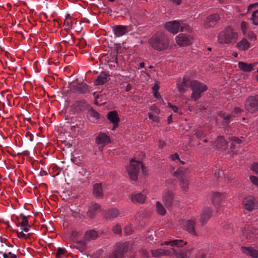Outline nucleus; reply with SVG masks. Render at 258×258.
Segmentation results:
<instances>
[{
	"label": "nucleus",
	"mask_w": 258,
	"mask_h": 258,
	"mask_svg": "<svg viewBox=\"0 0 258 258\" xmlns=\"http://www.w3.org/2000/svg\"><path fill=\"white\" fill-rule=\"evenodd\" d=\"M149 43L154 49L163 51L168 48L169 39L164 33L158 32L149 39Z\"/></svg>",
	"instance_id": "f257e3e1"
},
{
	"label": "nucleus",
	"mask_w": 258,
	"mask_h": 258,
	"mask_svg": "<svg viewBox=\"0 0 258 258\" xmlns=\"http://www.w3.org/2000/svg\"><path fill=\"white\" fill-rule=\"evenodd\" d=\"M237 39V33L230 26L226 27L218 35V42L221 44H234Z\"/></svg>",
	"instance_id": "f03ea898"
},
{
	"label": "nucleus",
	"mask_w": 258,
	"mask_h": 258,
	"mask_svg": "<svg viewBox=\"0 0 258 258\" xmlns=\"http://www.w3.org/2000/svg\"><path fill=\"white\" fill-rule=\"evenodd\" d=\"M140 167L143 172L145 173L146 172V167L142 162L134 159H131L130 166L126 168V170L131 180H137Z\"/></svg>",
	"instance_id": "7ed1b4c3"
},
{
	"label": "nucleus",
	"mask_w": 258,
	"mask_h": 258,
	"mask_svg": "<svg viewBox=\"0 0 258 258\" xmlns=\"http://www.w3.org/2000/svg\"><path fill=\"white\" fill-rule=\"evenodd\" d=\"M190 89L192 91L191 99L194 101L198 100L202 94L208 89L207 86L204 83L197 80L191 81Z\"/></svg>",
	"instance_id": "20e7f679"
},
{
	"label": "nucleus",
	"mask_w": 258,
	"mask_h": 258,
	"mask_svg": "<svg viewBox=\"0 0 258 258\" xmlns=\"http://www.w3.org/2000/svg\"><path fill=\"white\" fill-rule=\"evenodd\" d=\"M128 241L116 243L114 250L109 255V258H123L124 253L128 251Z\"/></svg>",
	"instance_id": "39448f33"
},
{
	"label": "nucleus",
	"mask_w": 258,
	"mask_h": 258,
	"mask_svg": "<svg viewBox=\"0 0 258 258\" xmlns=\"http://www.w3.org/2000/svg\"><path fill=\"white\" fill-rule=\"evenodd\" d=\"M165 25L166 29L173 34L177 33L179 31V28L182 32H183L184 30L188 31L189 29L188 26H180L179 23L176 21L167 22Z\"/></svg>",
	"instance_id": "423d86ee"
},
{
	"label": "nucleus",
	"mask_w": 258,
	"mask_h": 258,
	"mask_svg": "<svg viewBox=\"0 0 258 258\" xmlns=\"http://www.w3.org/2000/svg\"><path fill=\"white\" fill-rule=\"evenodd\" d=\"M242 204L243 208L248 212H251L258 208V201L252 196L244 198Z\"/></svg>",
	"instance_id": "0eeeda50"
},
{
	"label": "nucleus",
	"mask_w": 258,
	"mask_h": 258,
	"mask_svg": "<svg viewBox=\"0 0 258 258\" xmlns=\"http://www.w3.org/2000/svg\"><path fill=\"white\" fill-rule=\"evenodd\" d=\"M245 107L252 113L258 110V95L249 96L246 100Z\"/></svg>",
	"instance_id": "6e6552de"
},
{
	"label": "nucleus",
	"mask_w": 258,
	"mask_h": 258,
	"mask_svg": "<svg viewBox=\"0 0 258 258\" xmlns=\"http://www.w3.org/2000/svg\"><path fill=\"white\" fill-rule=\"evenodd\" d=\"M177 44L181 46H186L192 44L193 37L190 35L181 33L176 37Z\"/></svg>",
	"instance_id": "1a4fd4ad"
},
{
	"label": "nucleus",
	"mask_w": 258,
	"mask_h": 258,
	"mask_svg": "<svg viewBox=\"0 0 258 258\" xmlns=\"http://www.w3.org/2000/svg\"><path fill=\"white\" fill-rule=\"evenodd\" d=\"M175 194L171 190L165 191L162 196V202L166 208L170 209L174 202Z\"/></svg>",
	"instance_id": "9d476101"
},
{
	"label": "nucleus",
	"mask_w": 258,
	"mask_h": 258,
	"mask_svg": "<svg viewBox=\"0 0 258 258\" xmlns=\"http://www.w3.org/2000/svg\"><path fill=\"white\" fill-rule=\"evenodd\" d=\"M220 17L218 14L215 13L208 16L204 21V26L208 28L215 26L220 20Z\"/></svg>",
	"instance_id": "9b49d317"
},
{
	"label": "nucleus",
	"mask_w": 258,
	"mask_h": 258,
	"mask_svg": "<svg viewBox=\"0 0 258 258\" xmlns=\"http://www.w3.org/2000/svg\"><path fill=\"white\" fill-rule=\"evenodd\" d=\"M213 211L208 207L203 209L200 215V222L202 226L206 224L208 221L212 217Z\"/></svg>",
	"instance_id": "f8f14e48"
},
{
	"label": "nucleus",
	"mask_w": 258,
	"mask_h": 258,
	"mask_svg": "<svg viewBox=\"0 0 258 258\" xmlns=\"http://www.w3.org/2000/svg\"><path fill=\"white\" fill-rule=\"evenodd\" d=\"M72 91L76 93L84 94L90 93L91 90L87 84L82 82L73 86Z\"/></svg>",
	"instance_id": "ddd939ff"
},
{
	"label": "nucleus",
	"mask_w": 258,
	"mask_h": 258,
	"mask_svg": "<svg viewBox=\"0 0 258 258\" xmlns=\"http://www.w3.org/2000/svg\"><path fill=\"white\" fill-rule=\"evenodd\" d=\"M107 118L113 123L112 130H114L118 126L119 118L116 111H111L108 113Z\"/></svg>",
	"instance_id": "4468645a"
},
{
	"label": "nucleus",
	"mask_w": 258,
	"mask_h": 258,
	"mask_svg": "<svg viewBox=\"0 0 258 258\" xmlns=\"http://www.w3.org/2000/svg\"><path fill=\"white\" fill-rule=\"evenodd\" d=\"M242 232L248 240H252V239L256 237L258 234L257 229H253V228L249 226H248L247 227H244L242 230Z\"/></svg>",
	"instance_id": "2eb2a0df"
},
{
	"label": "nucleus",
	"mask_w": 258,
	"mask_h": 258,
	"mask_svg": "<svg viewBox=\"0 0 258 258\" xmlns=\"http://www.w3.org/2000/svg\"><path fill=\"white\" fill-rule=\"evenodd\" d=\"M196 222V219L194 218L186 220L184 224L185 229L189 233L195 236L197 235L195 229Z\"/></svg>",
	"instance_id": "dca6fc26"
},
{
	"label": "nucleus",
	"mask_w": 258,
	"mask_h": 258,
	"mask_svg": "<svg viewBox=\"0 0 258 258\" xmlns=\"http://www.w3.org/2000/svg\"><path fill=\"white\" fill-rule=\"evenodd\" d=\"M242 252L252 258H258V250L252 247H241Z\"/></svg>",
	"instance_id": "f3484780"
},
{
	"label": "nucleus",
	"mask_w": 258,
	"mask_h": 258,
	"mask_svg": "<svg viewBox=\"0 0 258 258\" xmlns=\"http://www.w3.org/2000/svg\"><path fill=\"white\" fill-rule=\"evenodd\" d=\"M98 237V232L94 229H91L85 232L83 238L85 241H90L96 239Z\"/></svg>",
	"instance_id": "a211bd4d"
},
{
	"label": "nucleus",
	"mask_w": 258,
	"mask_h": 258,
	"mask_svg": "<svg viewBox=\"0 0 258 258\" xmlns=\"http://www.w3.org/2000/svg\"><path fill=\"white\" fill-rule=\"evenodd\" d=\"M238 65V68L241 71L244 72H250L253 70L255 63H248L243 61H239Z\"/></svg>",
	"instance_id": "6ab92c4d"
},
{
	"label": "nucleus",
	"mask_w": 258,
	"mask_h": 258,
	"mask_svg": "<svg viewBox=\"0 0 258 258\" xmlns=\"http://www.w3.org/2000/svg\"><path fill=\"white\" fill-rule=\"evenodd\" d=\"M100 206L97 203H94L89 207L88 211L87 212V216L90 218L94 217L100 210Z\"/></svg>",
	"instance_id": "aec40b11"
},
{
	"label": "nucleus",
	"mask_w": 258,
	"mask_h": 258,
	"mask_svg": "<svg viewBox=\"0 0 258 258\" xmlns=\"http://www.w3.org/2000/svg\"><path fill=\"white\" fill-rule=\"evenodd\" d=\"M119 215V210L116 208H112L105 212L104 214V217L106 220H110L116 218Z\"/></svg>",
	"instance_id": "412c9836"
},
{
	"label": "nucleus",
	"mask_w": 258,
	"mask_h": 258,
	"mask_svg": "<svg viewBox=\"0 0 258 258\" xmlns=\"http://www.w3.org/2000/svg\"><path fill=\"white\" fill-rule=\"evenodd\" d=\"M191 81L186 77H183L182 83L177 84V88L180 92L184 93L186 89L189 87L190 88Z\"/></svg>",
	"instance_id": "4be33fe9"
},
{
	"label": "nucleus",
	"mask_w": 258,
	"mask_h": 258,
	"mask_svg": "<svg viewBox=\"0 0 258 258\" xmlns=\"http://www.w3.org/2000/svg\"><path fill=\"white\" fill-rule=\"evenodd\" d=\"M96 144L106 145L110 142V138L104 133H100L96 138Z\"/></svg>",
	"instance_id": "5701e85b"
},
{
	"label": "nucleus",
	"mask_w": 258,
	"mask_h": 258,
	"mask_svg": "<svg viewBox=\"0 0 258 258\" xmlns=\"http://www.w3.org/2000/svg\"><path fill=\"white\" fill-rule=\"evenodd\" d=\"M146 200V196L141 194H135L131 196V201L134 204H143Z\"/></svg>",
	"instance_id": "b1692460"
},
{
	"label": "nucleus",
	"mask_w": 258,
	"mask_h": 258,
	"mask_svg": "<svg viewBox=\"0 0 258 258\" xmlns=\"http://www.w3.org/2000/svg\"><path fill=\"white\" fill-rule=\"evenodd\" d=\"M93 195L97 198L101 199L103 197L101 184L96 183L93 186Z\"/></svg>",
	"instance_id": "393cba45"
},
{
	"label": "nucleus",
	"mask_w": 258,
	"mask_h": 258,
	"mask_svg": "<svg viewBox=\"0 0 258 258\" xmlns=\"http://www.w3.org/2000/svg\"><path fill=\"white\" fill-rule=\"evenodd\" d=\"M113 31L116 37L122 36L127 32L126 27L122 25L116 26L113 29Z\"/></svg>",
	"instance_id": "a878e982"
},
{
	"label": "nucleus",
	"mask_w": 258,
	"mask_h": 258,
	"mask_svg": "<svg viewBox=\"0 0 258 258\" xmlns=\"http://www.w3.org/2000/svg\"><path fill=\"white\" fill-rule=\"evenodd\" d=\"M107 74L103 72H102L100 75L97 77V78L95 82L96 85H102L107 82Z\"/></svg>",
	"instance_id": "bb28decb"
},
{
	"label": "nucleus",
	"mask_w": 258,
	"mask_h": 258,
	"mask_svg": "<svg viewBox=\"0 0 258 258\" xmlns=\"http://www.w3.org/2000/svg\"><path fill=\"white\" fill-rule=\"evenodd\" d=\"M216 146L222 150H225L227 148V142L223 137H218L215 142Z\"/></svg>",
	"instance_id": "cd10ccee"
},
{
	"label": "nucleus",
	"mask_w": 258,
	"mask_h": 258,
	"mask_svg": "<svg viewBox=\"0 0 258 258\" xmlns=\"http://www.w3.org/2000/svg\"><path fill=\"white\" fill-rule=\"evenodd\" d=\"M179 185L184 192L187 191L189 188V180L187 178L182 177L179 179Z\"/></svg>",
	"instance_id": "c85d7f7f"
},
{
	"label": "nucleus",
	"mask_w": 258,
	"mask_h": 258,
	"mask_svg": "<svg viewBox=\"0 0 258 258\" xmlns=\"http://www.w3.org/2000/svg\"><path fill=\"white\" fill-rule=\"evenodd\" d=\"M77 245L71 246V247L78 249L80 252H83L87 248L86 241L79 240L76 242Z\"/></svg>",
	"instance_id": "c756f323"
},
{
	"label": "nucleus",
	"mask_w": 258,
	"mask_h": 258,
	"mask_svg": "<svg viewBox=\"0 0 258 258\" xmlns=\"http://www.w3.org/2000/svg\"><path fill=\"white\" fill-rule=\"evenodd\" d=\"M77 21L73 19L70 14H67L64 22L63 26L66 29H70L73 24H76Z\"/></svg>",
	"instance_id": "7c9ffc66"
},
{
	"label": "nucleus",
	"mask_w": 258,
	"mask_h": 258,
	"mask_svg": "<svg viewBox=\"0 0 258 258\" xmlns=\"http://www.w3.org/2000/svg\"><path fill=\"white\" fill-rule=\"evenodd\" d=\"M250 46L249 42L245 39H242L241 41L238 42L236 47L242 50H247Z\"/></svg>",
	"instance_id": "2f4dec72"
},
{
	"label": "nucleus",
	"mask_w": 258,
	"mask_h": 258,
	"mask_svg": "<svg viewBox=\"0 0 258 258\" xmlns=\"http://www.w3.org/2000/svg\"><path fill=\"white\" fill-rule=\"evenodd\" d=\"M187 171V169H185L182 167L179 168L176 171L173 172V176H177L178 175L180 176V178L185 177L186 173Z\"/></svg>",
	"instance_id": "473e14b6"
},
{
	"label": "nucleus",
	"mask_w": 258,
	"mask_h": 258,
	"mask_svg": "<svg viewBox=\"0 0 258 258\" xmlns=\"http://www.w3.org/2000/svg\"><path fill=\"white\" fill-rule=\"evenodd\" d=\"M20 225L21 227H23V228L22 229L23 231L27 232L29 230L30 226L29 224L27 217H24L23 219H22V221L20 222Z\"/></svg>",
	"instance_id": "72a5a7b5"
},
{
	"label": "nucleus",
	"mask_w": 258,
	"mask_h": 258,
	"mask_svg": "<svg viewBox=\"0 0 258 258\" xmlns=\"http://www.w3.org/2000/svg\"><path fill=\"white\" fill-rule=\"evenodd\" d=\"M156 211L158 214L164 216L166 213V211L162 204L160 202H157L156 204Z\"/></svg>",
	"instance_id": "f704fd0d"
},
{
	"label": "nucleus",
	"mask_w": 258,
	"mask_h": 258,
	"mask_svg": "<svg viewBox=\"0 0 258 258\" xmlns=\"http://www.w3.org/2000/svg\"><path fill=\"white\" fill-rule=\"evenodd\" d=\"M171 249L176 258H188L187 253L184 252L182 250H176L173 248Z\"/></svg>",
	"instance_id": "c9c22d12"
},
{
	"label": "nucleus",
	"mask_w": 258,
	"mask_h": 258,
	"mask_svg": "<svg viewBox=\"0 0 258 258\" xmlns=\"http://www.w3.org/2000/svg\"><path fill=\"white\" fill-rule=\"evenodd\" d=\"M221 200L222 199L219 192H215L212 194V201L213 203L218 204L221 201Z\"/></svg>",
	"instance_id": "e433bc0d"
},
{
	"label": "nucleus",
	"mask_w": 258,
	"mask_h": 258,
	"mask_svg": "<svg viewBox=\"0 0 258 258\" xmlns=\"http://www.w3.org/2000/svg\"><path fill=\"white\" fill-rule=\"evenodd\" d=\"M171 246H177L178 247H182L184 245L186 244V242L182 240L176 239L172 241Z\"/></svg>",
	"instance_id": "4c0bfd02"
},
{
	"label": "nucleus",
	"mask_w": 258,
	"mask_h": 258,
	"mask_svg": "<svg viewBox=\"0 0 258 258\" xmlns=\"http://www.w3.org/2000/svg\"><path fill=\"white\" fill-rule=\"evenodd\" d=\"M82 233L79 231L72 230L70 234V239L75 242V239L81 235Z\"/></svg>",
	"instance_id": "58836bf2"
},
{
	"label": "nucleus",
	"mask_w": 258,
	"mask_h": 258,
	"mask_svg": "<svg viewBox=\"0 0 258 258\" xmlns=\"http://www.w3.org/2000/svg\"><path fill=\"white\" fill-rule=\"evenodd\" d=\"M124 232L126 235H130L134 232L132 225H126L124 228Z\"/></svg>",
	"instance_id": "ea45409f"
},
{
	"label": "nucleus",
	"mask_w": 258,
	"mask_h": 258,
	"mask_svg": "<svg viewBox=\"0 0 258 258\" xmlns=\"http://www.w3.org/2000/svg\"><path fill=\"white\" fill-rule=\"evenodd\" d=\"M151 253L154 257H159L162 256V249L152 250Z\"/></svg>",
	"instance_id": "a19ab883"
},
{
	"label": "nucleus",
	"mask_w": 258,
	"mask_h": 258,
	"mask_svg": "<svg viewBox=\"0 0 258 258\" xmlns=\"http://www.w3.org/2000/svg\"><path fill=\"white\" fill-rule=\"evenodd\" d=\"M251 20L254 25H258V10L253 12L251 16Z\"/></svg>",
	"instance_id": "79ce46f5"
},
{
	"label": "nucleus",
	"mask_w": 258,
	"mask_h": 258,
	"mask_svg": "<svg viewBox=\"0 0 258 258\" xmlns=\"http://www.w3.org/2000/svg\"><path fill=\"white\" fill-rule=\"evenodd\" d=\"M67 252V250L64 248L59 247L57 249V252L56 253V258H61V255H63Z\"/></svg>",
	"instance_id": "37998d69"
},
{
	"label": "nucleus",
	"mask_w": 258,
	"mask_h": 258,
	"mask_svg": "<svg viewBox=\"0 0 258 258\" xmlns=\"http://www.w3.org/2000/svg\"><path fill=\"white\" fill-rule=\"evenodd\" d=\"M194 135L198 139H201L205 135L203 131L202 130H195L194 131Z\"/></svg>",
	"instance_id": "c03bdc74"
},
{
	"label": "nucleus",
	"mask_w": 258,
	"mask_h": 258,
	"mask_svg": "<svg viewBox=\"0 0 258 258\" xmlns=\"http://www.w3.org/2000/svg\"><path fill=\"white\" fill-rule=\"evenodd\" d=\"M112 231L115 234H121V228L120 225L119 224H116L113 228H112Z\"/></svg>",
	"instance_id": "a18cd8bd"
},
{
	"label": "nucleus",
	"mask_w": 258,
	"mask_h": 258,
	"mask_svg": "<svg viewBox=\"0 0 258 258\" xmlns=\"http://www.w3.org/2000/svg\"><path fill=\"white\" fill-rule=\"evenodd\" d=\"M87 105V103L84 101H77L75 102L76 107H79L81 109L82 108L85 107Z\"/></svg>",
	"instance_id": "49530a36"
},
{
	"label": "nucleus",
	"mask_w": 258,
	"mask_h": 258,
	"mask_svg": "<svg viewBox=\"0 0 258 258\" xmlns=\"http://www.w3.org/2000/svg\"><path fill=\"white\" fill-rule=\"evenodd\" d=\"M89 115L92 117H93L96 119H98L99 118L100 114H99V113L98 112H97L93 109H90L89 111Z\"/></svg>",
	"instance_id": "de8ad7c7"
},
{
	"label": "nucleus",
	"mask_w": 258,
	"mask_h": 258,
	"mask_svg": "<svg viewBox=\"0 0 258 258\" xmlns=\"http://www.w3.org/2000/svg\"><path fill=\"white\" fill-rule=\"evenodd\" d=\"M14 231L17 233V236L19 238L27 239L28 238V236H27V235L25 233H23V230L21 232H19L17 230H14Z\"/></svg>",
	"instance_id": "09e8293b"
},
{
	"label": "nucleus",
	"mask_w": 258,
	"mask_h": 258,
	"mask_svg": "<svg viewBox=\"0 0 258 258\" xmlns=\"http://www.w3.org/2000/svg\"><path fill=\"white\" fill-rule=\"evenodd\" d=\"M250 181L254 185H258V177L254 175L249 177Z\"/></svg>",
	"instance_id": "8fccbe9b"
},
{
	"label": "nucleus",
	"mask_w": 258,
	"mask_h": 258,
	"mask_svg": "<svg viewBox=\"0 0 258 258\" xmlns=\"http://www.w3.org/2000/svg\"><path fill=\"white\" fill-rule=\"evenodd\" d=\"M223 174V171L220 170L219 169H216L215 170L214 176L217 179H219V178L221 177V175Z\"/></svg>",
	"instance_id": "3c124183"
},
{
	"label": "nucleus",
	"mask_w": 258,
	"mask_h": 258,
	"mask_svg": "<svg viewBox=\"0 0 258 258\" xmlns=\"http://www.w3.org/2000/svg\"><path fill=\"white\" fill-rule=\"evenodd\" d=\"M148 115L149 118L152 119L154 121L158 122L159 121L158 117L156 115H155L151 113H149Z\"/></svg>",
	"instance_id": "603ef678"
},
{
	"label": "nucleus",
	"mask_w": 258,
	"mask_h": 258,
	"mask_svg": "<svg viewBox=\"0 0 258 258\" xmlns=\"http://www.w3.org/2000/svg\"><path fill=\"white\" fill-rule=\"evenodd\" d=\"M251 170L258 174V163H254L252 164Z\"/></svg>",
	"instance_id": "864d4df0"
},
{
	"label": "nucleus",
	"mask_w": 258,
	"mask_h": 258,
	"mask_svg": "<svg viewBox=\"0 0 258 258\" xmlns=\"http://www.w3.org/2000/svg\"><path fill=\"white\" fill-rule=\"evenodd\" d=\"M230 139L231 141L235 144H239L241 142V141L240 139L235 137H232L230 138Z\"/></svg>",
	"instance_id": "5fc2aeb1"
},
{
	"label": "nucleus",
	"mask_w": 258,
	"mask_h": 258,
	"mask_svg": "<svg viewBox=\"0 0 258 258\" xmlns=\"http://www.w3.org/2000/svg\"><path fill=\"white\" fill-rule=\"evenodd\" d=\"M140 252L141 254L145 257H148L149 256V254L147 250L145 249H142L140 250Z\"/></svg>",
	"instance_id": "6e6d98bb"
},
{
	"label": "nucleus",
	"mask_w": 258,
	"mask_h": 258,
	"mask_svg": "<svg viewBox=\"0 0 258 258\" xmlns=\"http://www.w3.org/2000/svg\"><path fill=\"white\" fill-rule=\"evenodd\" d=\"M71 212H72V216L73 217H75V218L79 217L80 218H81L82 215L79 212L73 211V210H72Z\"/></svg>",
	"instance_id": "4d7b16f0"
},
{
	"label": "nucleus",
	"mask_w": 258,
	"mask_h": 258,
	"mask_svg": "<svg viewBox=\"0 0 258 258\" xmlns=\"http://www.w3.org/2000/svg\"><path fill=\"white\" fill-rule=\"evenodd\" d=\"M168 106L171 108L174 112H178V108L176 106L172 105L171 103L168 102Z\"/></svg>",
	"instance_id": "13d9d810"
},
{
	"label": "nucleus",
	"mask_w": 258,
	"mask_h": 258,
	"mask_svg": "<svg viewBox=\"0 0 258 258\" xmlns=\"http://www.w3.org/2000/svg\"><path fill=\"white\" fill-rule=\"evenodd\" d=\"M171 255L172 252L170 250L162 249V256H171Z\"/></svg>",
	"instance_id": "bf43d9fd"
},
{
	"label": "nucleus",
	"mask_w": 258,
	"mask_h": 258,
	"mask_svg": "<svg viewBox=\"0 0 258 258\" xmlns=\"http://www.w3.org/2000/svg\"><path fill=\"white\" fill-rule=\"evenodd\" d=\"M242 112V109L238 107H235L234 108L232 113H234L235 114H238Z\"/></svg>",
	"instance_id": "052dcab7"
},
{
	"label": "nucleus",
	"mask_w": 258,
	"mask_h": 258,
	"mask_svg": "<svg viewBox=\"0 0 258 258\" xmlns=\"http://www.w3.org/2000/svg\"><path fill=\"white\" fill-rule=\"evenodd\" d=\"M234 117V115L232 114V113L231 114H228L227 115H226L225 117H224V120H225L226 121V122L227 123L229 122V120L232 118Z\"/></svg>",
	"instance_id": "680f3d73"
},
{
	"label": "nucleus",
	"mask_w": 258,
	"mask_h": 258,
	"mask_svg": "<svg viewBox=\"0 0 258 258\" xmlns=\"http://www.w3.org/2000/svg\"><path fill=\"white\" fill-rule=\"evenodd\" d=\"M246 27H247V23L245 22H244V21H242L241 23V30L243 31H245L246 29Z\"/></svg>",
	"instance_id": "e2e57ef3"
},
{
	"label": "nucleus",
	"mask_w": 258,
	"mask_h": 258,
	"mask_svg": "<svg viewBox=\"0 0 258 258\" xmlns=\"http://www.w3.org/2000/svg\"><path fill=\"white\" fill-rule=\"evenodd\" d=\"M159 89V86L157 84H155L152 88L153 92H158Z\"/></svg>",
	"instance_id": "0e129e2a"
},
{
	"label": "nucleus",
	"mask_w": 258,
	"mask_h": 258,
	"mask_svg": "<svg viewBox=\"0 0 258 258\" xmlns=\"http://www.w3.org/2000/svg\"><path fill=\"white\" fill-rule=\"evenodd\" d=\"M165 145V143L164 142V141H159V148H162Z\"/></svg>",
	"instance_id": "69168bd1"
},
{
	"label": "nucleus",
	"mask_w": 258,
	"mask_h": 258,
	"mask_svg": "<svg viewBox=\"0 0 258 258\" xmlns=\"http://www.w3.org/2000/svg\"><path fill=\"white\" fill-rule=\"evenodd\" d=\"M9 255V256H10L11 258H17V256L15 254L12 253L11 252H9L7 253Z\"/></svg>",
	"instance_id": "338daca9"
},
{
	"label": "nucleus",
	"mask_w": 258,
	"mask_h": 258,
	"mask_svg": "<svg viewBox=\"0 0 258 258\" xmlns=\"http://www.w3.org/2000/svg\"><path fill=\"white\" fill-rule=\"evenodd\" d=\"M179 159V155L177 153H175L172 155V160Z\"/></svg>",
	"instance_id": "774afa93"
}]
</instances>
